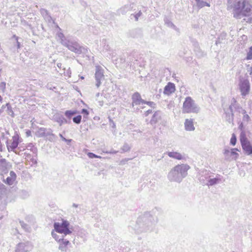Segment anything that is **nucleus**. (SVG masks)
Wrapping results in <instances>:
<instances>
[{
    "label": "nucleus",
    "mask_w": 252,
    "mask_h": 252,
    "mask_svg": "<svg viewBox=\"0 0 252 252\" xmlns=\"http://www.w3.org/2000/svg\"><path fill=\"white\" fill-rule=\"evenodd\" d=\"M21 225L24 229H26V227L27 226V225L26 224H25L24 222H20Z\"/></svg>",
    "instance_id": "nucleus-60"
},
{
    "label": "nucleus",
    "mask_w": 252,
    "mask_h": 252,
    "mask_svg": "<svg viewBox=\"0 0 252 252\" xmlns=\"http://www.w3.org/2000/svg\"><path fill=\"white\" fill-rule=\"evenodd\" d=\"M122 150L121 153L127 152L130 150V147L127 143H125L123 147L121 148Z\"/></svg>",
    "instance_id": "nucleus-33"
},
{
    "label": "nucleus",
    "mask_w": 252,
    "mask_h": 252,
    "mask_svg": "<svg viewBox=\"0 0 252 252\" xmlns=\"http://www.w3.org/2000/svg\"><path fill=\"white\" fill-rule=\"evenodd\" d=\"M235 109L238 112H239V113H241L243 115L247 112L246 111L245 109H243V108L241 107L240 105L238 103L237 104V105H236V106H235Z\"/></svg>",
    "instance_id": "nucleus-31"
},
{
    "label": "nucleus",
    "mask_w": 252,
    "mask_h": 252,
    "mask_svg": "<svg viewBox=\"0 0 252 252\" xmlns=\"http://www.w3.org/2000/svg\"><path fill=\"white\" fill-rule=\"evenodd\" d=\"M165 23L168 26L172 28H175V26L169 20L166 19L164 20Z\"/></svg>",
    "instance_id": "nucleus-44"
},
{
    "label": "nucleus",
    "mask_w": 252,
    "mask_h": 252,
    "mask_svg": "<svg viewBox=\"0 0 252 252\" xmlns=\"http://www.w3.org/2000/svg\"><path fill=\"white\" fill-rule=\"evenodd\" d=\"M27 148L28 149H30L33 153H35L37 151V149L34 146L33 144L32 143H29Z\"/></svg>",
    "instance_id": "nucleus-37"
},
{
    "label": "nucleus",
    "mask_w": 252,
    "mask_h": 252,
    "mask_svg": "<svg viewBox=\"0 0 252 252\" xmlns=\"http://www.w3.org/2000/svg\"><path fill=\"white\" fill-rule=\"evenodd\" d=\"M53 120L58 123L60 126H62L64 124H67L70 123L64 118V117L61 114L59 113H56L53 117Z\"/></svg>",
    "instance_id": "nucleus-15"
},
{
    "label": "nucleus",
    "mask_w": 252,
    "mask_h": 252,
    "mask_svg": "<svg viewBox=\"0 0 252 252\" xmlns=\"http://www.w3.org/2000/svg\"><path fill=\"white\" fill-rule=\"evenodd\" d=\"M6 106H7V114L11 116L12 117H14V113L12 110V109L11 108V107L10 106V105L7 103L6 104Z\"/></svg>",
    "instance_id": "nucleus-35"
},
{
    "label": "nucleus",
    "mask_w": 252,
    "mask_h": 252,
    "mask_svg": "<svg viewBox=\"0 0 252 252\" xmlns=\"http://www.w3.org/2000/svg\"><path fill=\"white\" fill-rule=\"evenodd\" d=\"M81 113L84 115V118H86L89 114V111L86 109H83Z\"/></svg>",
    "instance_id": "nucleus-47"
},
{
    "label": "nucleus",
    "mask_w": 252,
    "mask_h": 252,
    "mask_svg": "<svg viewBox=\"0 0 252 252\" xmlns=\"http://www.w3.org/2000/svg\"><path fill=\"white\" fill-rule=\"evenodd\" d=\"M47 88L48 89L51 90H54V89H56V88L55 87H52L51 86V85H50V84H48L47 85Z\"/></svg>",
    "instance_id": "nucleus-57"
},
{
    "label": "nucleus",
    "mask_w": 252,
    "mask_h": 252,
    "mask_svg": "<svg viewBox=\"0 0 252 252\" xmlns=\"http://www.w3.org/2000/svg\"><path fill=\"white\" fill-rule=\"evenodd\" d=\"M95 79L96 81L95 86L98 88L101 84V81L104 79L103 74V70L101 67L99 66H96Z\"/></svg>",
    "instance_id": "nucleus-11"
},
{
    "label": "nucleus",
    "mask_w": 252,
    "mask_h": 252,
    "mask_svg": "<svg viewBox=\"0 0 252 252\" xmlns=\"http://www.w3.org/2000/svg\"><path fill=\"white\" fill-rule=\"evenodd\" d=\"M230 152L228 148H225L223 150V154L224 155L225 158L226 160H229L230 157Z\"/></svg>",
    "instance_id": "nucleus-32"
},
{
    "label": "nucleus",
    "mask_w": 252,
    "mask_h": 252,
    "mask_svg": "<svg viewBox=\"0 0 252 252\" xmlns=\"http://www.w3.org/2000/svg\"><path fill=\"white\" fill-rule=\"evenodd\" d=\"M26 134L28 136H29L31 134V132L30 130H29V131H27Z\"/></svg>",
    "instance_id": "nucleus-64"
},
{
    "label": "nucleus",
    "mask_w": 252,
    "mask_h": 252,
    "mask_svg": "<svg viewBox=\"0 0 252 252\" xmlns=\"http://www.w3.org/2000/svg\"><path fill=\"white\" fill-rule=\"evenodd\" d=\"M166 154L170 158L177 160H182L185 158L184 155H182V154L177 152H166Z\"/></svg>",
    "instance_id": "nucleus-20"
},
{
    "label": "nucleus",
    "mask_w": 252,
    "mask_h": 252,
    "mask_svg": "<svg viewBox=\"0 0 252 252\" xmlns=\"http://www.w3.org/2000/svg\"><path fill=\"white\" fill-rule=\"evenodd\" d=\"M211 173L206 170H203L199 172L198 180L202 185H207L211 177Z\"/></svg>",
    "instance_id": "nucleus-10"
},
{
    "label": "nucleus",
    "mask_w": 252,
    "mask_h": 252,
    "mask_svg": "<svg viewBox=\"0 0 252 252\" xmlns=\"http://www.w3.org/2000/svg\"><path fill=\"white\" fill-rule=\"evenodd\" d=\"M71 140H72L71 139H66V141H64L66 142L67 145H70V143Z\"/></svg>",
    "instance_id": "nucleus-62"
},
{
    "label": "nucleus",
    "mask_w": 252,
    "mask_h": 252,
    "mask_svg": "<svg viewBox=\"0 0 252 252\" xmlns=\"http://www.w3.org/2000/svg\"><path fill=\"white\" fill-rule=\"evenodd\" d=\"M238 128L240 130V131H243V130H244V125H243V122H241L239 126H238Z\"/></svg>",
    "instance_id": "nucleus-56"
},
{
    "label": "nucleus",
    "mask_w": 252,
    "mask_h": 252,
    "mask_svg": "<svg viewBox=\"0 0 252 252\" xmlns=\"http://www.w3.org/2000/svg\"><path fill=\"white\" fill-rule=\"evenodd\" d=\"M54 227L56 232L62 234L64 237L71 234L73 230V227H70V223L66 220H63L61 223L55 222Z\"/></svg>",
    "instance_id": "nucleus-5"
},
{
    "label": "nucleus",
    "mask_w": 252,
    "mask_h": 252,
    "mask_svg": "<svg viewBox=\"0 0 252 252\" xmlns=\"http://www.w3.org/2000/svg\"><path fill=\"white\" fill-rule=\"evenodd\" d=\"M239 86L241 93V95L243 97L245 96L249 93L250 90V84L248 79L241 80Z\"/></svg>",
    "instance_id": "nucleus-8"
},
{
    "label": "nucleus",
    "mask_w": 252,
    "mask_h": 252,
    "mask_svg": "<svg viewBox=\"0 0 252 252\" xmlns=\"http://www.w3.org/2000/svg\"><path fill=\"white\" fill-rule=\"evenodd\" d=\"M32 249L31 243L29 242L19 243L15 250V252H30Z\"/></svg>",
    "instance_id": "nucleus-13"
},
{
    "label": "nucleus",
    "mask_w": 252,
    "mask_h": 252,
    "mask_svg": "<svg viewBox=\"0 0 252 252\" xmlns=\"http://www.w3.org/2000/svg\"><path fill=\"white\" fill-rule=\"evenodd\" d=\"M77 111L76 110H67L64 112V115L67 118L70 119L71 117L77 114Z\"/></svg>",
    "instance_id": "nucleus-29"
},
{
    "label": "nucleus",
    "mask_w": 252,
    "mask_h": 252,
    "mask_svg": "<svg viewBox=\"0 0 252 252\" xmlns=\"http://www.w3.org/2000/svg\"><path fill=\"white\" fill-rule=\"evenodd\" d=\"M227 8L232 9L233 17L236 19L252 15L250 0H227Z\"/></svg>",
    "instance_id": "nucleus-1"
},
{
    "label": "nucleus",
    "mask_w": 252,
    "mask_h": 252,
    "mask_svg": "<svg viewBox=\"0 0 252 252\" xmlns=\"http://www.w3.org/2000/svg\"><path fill=\"white\" fill-rule=\"evenodd\" d=\"M158 219L150 212H145L137 220L135 230L137 233L150 232L154 230Z\"/></svg>",
    "instance_id": "nucleus-2"
},
{
    "label": "nucleus",
    "mask_w": 252,
    "mask_h": 252,
    "mask_svg": "<svg viewBox=\"0 0 252 252\" xmlns=\"http://www.w3.org/2000/svg\"><path fill=\"white\" fill-rule=\"evenodd\" d=\"M200 106L196 103L195 101L190 96L185 98L183 103L182 112L184 114L194 113L198 114L200 112Z\"/></svg>",
    "instance_id": "nucleus-4"
},
{
    "label": "nucleus",
    "mask_w": 252,
    "mask_h": 252,
    "mask_svg": "<svg viewBox=\"0 0 252 252\" xmlns=\"http://www.w3.org/2000/svg\"><path fill=\"white\" fill-rule=\"evenodd\" d=\"M63 69L64 70V72H63L64 75L65 76H67L68 77H70L71 74L70 68H68L66 70H65V68H64Z\"/></svg>",
    "instance_id": "nucleus-43"
},
{
    "label": "nucleus",
    "mask_w": 252,
    "mask_h": 252,
    "mask_svg": "<svg viewBox=\"0 0 252 252\" xmlns=\"http://www.w3.org/2000/svg\"><path fill=\"white\" fill-rule=\"evenodd\" d=\"M53 131L51 129H46L45 131V137H47L48 136H50L53 137H55V135L52 133Z\"/></svg>",
    "instance_id": "nucleus-39"
},
{
    "label": "nucleus",
    "mask_w": 252,
    "mask_h": 252,
    "mask_svg": "<svg viewBox=\"0 0 252 252\" xmlns=\"http://www.w3.org/2000/svg\"><path fill=\"white\" fill-rule=\"evenodd\" d=\"M16 178V173L14 171H11L9 173V176L7 177L6 180L3 179V181L5 184L10 186L14 184V182L15 181Z\"/></svg>",
    "instance_id": "nucleus-19"
},
{
    "label": "nucleus",
    "mask_w": 252,
    "mask_h": 252,
    "mask_svg": "<svg viewBox=\"0 0 252 252\" xmlns=\"http://www.w3.org/2000/svg\"><path fill=\"white\" fill-rule=\"evenodd\" d=\"M63 46L66 47L69 50L74 52L77 55L86 54L88 53L87 48L81 46L75 40L69 39L66 43H63Z\"/></svg>",
    "instance_id": "nucleus-6"
},
{
    "label": "nucleus",
    "mask_w": 252,
    "mask_h": 252,
    "mask_svg": "<svg viewBox=\"0 0 252 252\" xmlns=\"http://www.w3.org/2000/svg\"><path fill=\"white\" fill-rule=\"evenodd\" d=\"M103 153H106V154H116L118 152V151H116V150H114L113 149H111L110 151H103Z\"/></svg>",
    "instance_id": "nucleus-51"
},
{
    "label": "nucleus",
    "mask_w": 252,
    "mask_h": 252,
    "mask_svg": "<svg viewBox=\"0 0 252 252\" xmlns=\"http://www.w3.org/2000/svg\"><path fill=\"white\" fill-rule=\"evenodd\" d=\"M196 6L199 8H201L205 6L210 7V4L209 3L204 1L202 0H195Z\"/></svg>",
    "instance_id": "nucleus-25"
},
{
    "label": "nucleus",
    "mask_w": 252,
    "mask_h": 252,
    "mask_svg": "<svg viewBox=\"0 0 252 252\" xmlns=\"http://www.w3.org/2000/svg\"><path fill=\"white\" fill-rule=\"evenodd\" d=\"M71 243L67 239L64 238L59 243V250L61 252H70Z\"/></svg>",
    "instance_id": "nucleus-14"
},
{
    "label": "nucleus",
    "mask_w": 252,
    "mask_h": 252,
    "mask_svg": "<svg viewBox=\"0 0 252 252\" xmlns=\"http://www.w3.org/2000/svg\"><path fill=\"white\" fill-rule=\"evenodd\" d=\"M132 3H129L125 5L117 10L119 15H125L127 12L130 11L133 8Z\"/></svg>",
    "instance_id": "nucleus-18"
},
{
    "label": "nucleus",
    "mask_w": 252,
    "mask_h": 252,
    "mask_svg": "<svg viewBox=\"0 0 252 252\" xmlns=\"http://www.w3.org/2000/svg\"><path fill=\"white\" fill-rule=\"evenodd\" d=\"M57 66L59 68H61L62 67V64L61 63H57Z\"/></svg>",
    "instance_id": "nucleus-63"
},
{
    "label": "nucleus",
    "mask_w": 252,
    "mask_h": 252,
    "mask_svg": "<svg viewBox=\"0 0 252 252\" xmlns=\"http://www.w3.org/2000/svg\"><path fill=\"white\" fill-rule=\"evenodd\" d=\"M161 112L160 111H156L153 114L150 121V124L152 125L156 124L161 119Z\"/></svg>",
    "instance_id": "nucleus-23"
},
{
    "label": "nucleus",
    "mask_w": 252,
    "mask_h": 252,
    "mask_svg": "<svg viewBox=\"0 0 252 252\" xmlns=\"http://www.w3.org/2000/svg\"><path fill=\"white\" fill-rule=\"evenodd\" d=\"M6 87V83L5 82H2L0 83V90H1L2 93L5 92Z\"/></svg>",
    "instance_id": "nucleus-45"
},
{
    "label": "nucleus",
    "mask_w": 252,
    "mask_h": 252,
    "mask_svg": "<svg viewBox=\"0 0 252 252\" xmlns=\"http://www.w3.org/2000/svg\"><path fill=\"white\" fill-rule=\"evenodd\" d=\"M246 59L247 60L252 59V46L250 47L249 50L247 53V57Z\"/></svg>",
    "instance_id": "nucleus-40"
},
{
    "label": "nucleus",
    "mask_w": 252,
    "mask_h": 252,
    "mask_svg": "<svg viewBox=\"0 0 252 252\" xmlns=\"http://www.w3.org/2000/svg\"><path fill=\"white\" fill-rule=\"evenodd\" d=\"M104 45L103 46V51H110V47L109 46V45L108 44H106V43L105 42L104 43Z\"/></svg>",
    "instance_id": "nucleus-52"
},
{
    "label": "nucleus",
    "mask_w": 252,
    "mask_h": 252,
    "mask_svg": "<svg viewBox=\"0 0 252 252\" xmlns=\"http://www.w3.org/2000/svg\"><path fill=\"white\" fill-rule=\"evenodd\" d=\"M6 162V160L4 158L0 159V165L3 163H5Z\"/></svg>",
    "instance_id": "nucleus-59"
},
{
    "label": "nucleus",
    "mask_w": 252,
    "mask_h": 252,
    "mask_svg": "<svg viewBox=\"0 0 252 252\" xmlns=\"http://www.w3.org/2000/svg\"><path fill=\"white\" fill-rule=\"evenodd\" d=\"M185 129L187 131H192L195 130V127L193 125V120L192 119H186L185 123Z\"/></svg>",
    "instance_id": "nucleus-17"
},
{
    "label": "nucleus",
    "mask_w": 252,
    "mask_h": 252,
    "mask_svg": "<svg viewBox=\"0 0 252 252\" xmlns=\"http://www.w3.org/2000/svg\"><path fill=\"white\" fill-rule=\"evenodd\" d=\"M144 104H147L151 108H155L156 107V104L153 101H147L145 100V102H144Z\"/></svg>",
    "instance_id": "nucleus-41"
},
{
    "label": "nucleus",
    "mask_w": 252,
    "mask_h": 252,
    "mask_svg": "<svg viewBox=\"0 0 252 252\" xmlns=\"http://www.w3.org/2000/svg\"><path fill=\"white\" fill-rule=\"evenodd\" d=\"M243 122L248 123L250 121V116L247 114V112L245 114H243Z\"/></svg>",
    "instance_id": "nucleus-42"
},
{
    "label": "nucleus",
    "mask_w": 252,
    "mask_h": 252,
    "mask_svg": "<svg viewBox=\"0 0 252 252\" xmlns=\"http://www.w3.org/2000/svg\"><path fill=\"white\" fill-rule=\"evenodd\" d=\"M59 136L61 138V139H62L63 141H66V139L65 137H64L62 134L60 133Z\"/></svg>",
    "instance_id": "nucleus-61"
},
{
    "label": "nucleus",
    "mask_w": 252,
    "mask_h": 252,
    "mask_svg": "<svg viewBox=\"0 0 252 252\" xmlns=\"http://www.w3.org/2000/svg\"><path fill=\"white\" fill-rule=\"evenodd\" d=\"M236 151H238V150L237 148H233L231 150L230 152V157L234 156V158H233L235 160L239 156V154L235 152Z\"/></svg>",
    "instance_id": "nucleus-34"
},
{
    "label": "nucleus",
    "mask_w": 252,
    "mask_h": 252,
    "mask_svg": "<svg viewBox=\"0 0 252 252\" xmlns=\"http://www.w3.org/2000/svg\"><path fill=\"white\" fill-rule=\"evenodd\" d=\"M5 186L0 182V195L5 191Z\"/></svg>",
    "instance_id": "nucleus-46"
},
{
    "label": "nucleus",
    "mask_w": 252,
    "mask_h": 252,
    "mask_svg": "<svg viewBox=\"0 0 252 252\" xmlns=\"http://www.w3.org/2000/svg\"><path fill=\"white\" fill-rule=\"evenodd\" d=\"M14 37L15 38V39H16V40L17 41V48H20V42H18V37L16 36L15 35H14Z\"/></svg>",
    "instance_id": "nucleus-58"
},
{
    "label": "nucleus",
    "mask_w": 252,
    "mask_h": 252,
    "mask_svg": "<svg viewBox=\"0 0 252 252\" xmlns=\"http://www.w3.org/2000/svg\"><path fill=\"white\" fill-rule=\"evenodd\" d=\"M87 155L91 158H97V155L91 152L88 153Z\"/></svg>",
    "instance_id": "nucleus-50"
},
{
    "label": "nucleus",
    "mask_w": 252,
    "mask_h": 252,
    "mask_svg": "<svg viewBox=\"0 0 252 252\" xmlns=\"http://www.w3.org/2000/svg\"><path fill=\"white\" fill-rule=\"evenodd\" d=\"M247 17L248 18L244 19V20L246 21L247 23H251L252 22V17H250V16Z\"/></svg>",
    "instance_id": "nucleus-53"
},
{
    "label": "nucleus",
    "mask_w": 252,
    "mask_h": 252,
    "mask_svg": "<svg viewBox=\"0 0 252 252\" xmlns=\"http://www.w3.org/2000/svg\"><path fill=\"white\" fill-rule=\"evenodd\" d=\"M142 15L141 10H139L137 13H132L130 14L129 17L131 19L134 18L135 21H137L139 18Z\"/></svg>",
    "instance_id": "nucleus-28"
},
{
    "label": "nucleus",
    "mask_w": 252,
    "mask_h": 252,
    "mask_svg": "<svg viewBox=\"0 0 252 252\" xmlns=\"http://www.w3.org/2000/svg\"><path fill=\"white\" fill-rule=\"evenodd\" d=\"M220 181L221 179L220 178V175H217L215 178H212V176H211L206 186L208 187L212 186L219 184Z\"/></svg>",
    "instance_id": "nucleus-24"
},
{
    "label": "nucleus",
    "mask_w": 252,
    "mask_h": 252,
    "mask_svg": "<svg viewBox=\"0 0 252 252\" xmlns=\"http://www.w3.org/2000/svg\"><path fill=\"white\" fill-rule=\"evenodd\" d=\"M237 142V138L235 134L234 133H233L231 136V138L230 139V144L235 146L236 145Z\"/></svg>",
    "instance_id": "nucleus-38"
},
{
    "label": "nucleus",
    "mask_w": 252,
    "mask_h": 252,
    "mask_svg": "<svg viewBox=\"0 0 252 252\" xmlns=\"http://www.w3.org/2000/svg\"><path fill=\"white\" fill-rule=\"evenodd\" d=\"M236 100L234 98H233L231 100V104L229 106V109L230 111V113H228L224 109V111L226 115V120L229 122V123H232L234 119V113L233 112L232 108H235V106L237 105Z\"/></svg>",
    "instance_id": "nucleus-12"
},
{
    "label": "nucleus",
    "mask_w": 252,
    "mask_h": 252,
    "mask_svg": "<svg viewBox=\"0 0 252 252\" xmlns=\"http://www.w3.org/2000/svg\"><path fill=\"white\" fill-rule=\"evenodd\" d=\"M240 140L241 144L246 141H249L246 136V133L245 130L241 131L240 135Z\"/></svg>",
    "instance_id": "nucleus-27"
},
{
    "label": "nucleus",
    "mask_w": 252,
    "mask_h": 252,
    "mask_svg": "<svg viewBox=\"0 0 252 252\" xmlns=\"http://www.w3.org/2000/svg\"><path fill=\"white\" fill-rule=\"evenodd\" d=\"M145 100L141 98L140 94L136 92L134 93L132 95V107L135 111L139 110L140 108L143 109L144 106L142 105L144 104Z\"/></svg>",
    "instance_id": "nucleus-7"
},
{
    "label": "nucleus",
    "mask_w": 252,
    "mask_h": 252,
    "mask_svg": "<svg viewBox=\"0 0 252 252\" xmlns=\"http://www.w3.org/2000/svg\"><path fill=\"white\" fill-rule=\"evenodd\" d=\"M190 166L187 164H181L172 168L167 174V179L171 182L180 183L188 175Z\"/></svg>",
    "instance_id": "nucleus-3"
},
{
    "label": "nucleus",
    "mask_w": 252,
    "mask_h": 252,
    "mask_svg": "<svg viewBox=\"0 0 252 252\" xmlns=\"http://www.w3.org/2000/svg\"><path fill=\"white\" fill-rule=\"evenodd\" d=\"M41 13H42V14H44V13H45V14H46V16H47V19H48V20L49 21H50V20H52V18H51V16H50L49 15H48V13H47V11L46 10H45V9H42V10H41Z\"/></svg>",
    "instance_id": "nucleus-49"
},
{
    "label": "nucleus",
    "mask_w": 252,
    "mask_h": 252,
    "mask_svg": "<svg viewBox=\"0 0 252 252\" xmlns=\"http://www.w3.org/2000/svg\"><path fill=\"white\" fill-rule=\"evenodd\" d=\"M130 159L129 158H125L121 160L120 164L124 165L125 164L127 161H128Z\"/></svg>",
    "instance_id": "nucleus-54"
},
{
    "label": "nucleus",
    "mask_w": 252,
    "mask_h": 252,
    "mask_svg": "<svg viewBox=\"0 0 252 252\" xmlns=\"http://www.w3.org/2000/svg\"><path fill=\"white\" fill-rule=\"evenodd\" d=\"M52 236L55 239V240L59 243L64 238V236L62 235V236H60L58 235L56 232H54V231H52L51 233Z\"/></svg>",
    "instance_id": "nucleus-26"
},
{
    "label": "nucleus",
    "mask_w": 252,
    "mask_h": 252,
    "mask_svg": "<svg viewBox=\"0 0 252 252\" xmlns=\"http://www.w3.org/2000/svg\"><path fill=\"white\" fill-rule=\"evenodd\" d=\"M46 131V128L41 127L38 129L37 131V134L38 137H45V133Z\"/></svg>",
    "instance_id": "nucleus-30"
},
{
    "label": "nucleus",
    "mask_w": 252,
    "mask_h": 252,
    "mask_svg": "<svg viewBox=\"0 0 252 252\" xmlns=\"http://www.w3.org/2000/svg\"><path fill=\"white\" fill-rule=\"evenodd\" d=\"M196 54L199 58L202 57L205 55V54L203 52L199 50L196 51Z\"/></svg>",
    "instance_id": "nucleus-48"
},
{
    "label": "nucleus",
    "mask_w": 252,
    "mask_h": 252,
    "mask_svg": "<svg viewBox=\"0 0 252 252\" xmlns=\"http://www.w3.org/2000/svg\"><path fill=\"white\" fill-rule=\"evenodd\" d=\"M175 91V85L171 82L168 83L167 85L165 86L164 89L163 93L165 94L169 95L174 93Z\"/></svg>",
    "instance_id": "nucleus-22"
},
{
    "label": "nucleus",
    "mask_w": 252,
    "mask_h": 252,
    "mask_svg": "<svg viewBox=\"0 0 252 252\" xmlns=\"http://www.w3.org/2000/svg\"><path fill=\"white\" fill-rule=\"evenodd\" d=\"M245 154L249 156L252 155V144L250 141L241 144Z\"/></svg>",
    "instance_id": "nucleus-16"
},
{
    "label": "nucleus",
    "mask_w": 252,
    "mask_h": 252,
    "mask_svg": "<svg viewBox=\"0 0 252 252\" xmlns=\"http://www.w3.org/2000/svg\"><path fill=\"white\" fill-rule=\"evenodd\" d=\"M152 113V110L151 109H149L145 112L144 115L145 117H147L150 114H151Z\"/></svg>",
    "instance_id": "nucleus-55"
},
{
    "label": "nucleus",
    "mask_w": 252,
    "mask_h": 252,
    "mask_svg": "<svg viewBox=\"0 0 252 252\" xmlns=\"http://www.w3.org/2000/svg\"><path fill=\"white\" fill-rule=\"evenodd\" d=\"M56 28L58 29V31L57 33V36L60 40L61 43L63 46V43H66L69 39H67L63 33L62 32V29L59 27L58 25H56Z\"/></svg>",
    "instance_id": "nucleus-21"
},
{
    "label": "nucleus",
    "mask_w": 252,
    "mask_h": 252,
    "mask_svg": "<svg viewBox=\"0 0 252 252\" xmlns=\"http://www.w3.org/2000/svg\"><path fill=\"white\" fill-rule=\"evenodd\" d=\"M12 140L11 142L8 141L6 142V146L9 152H14L15 149L18 147L19 143L20 142V136L18 134L16 133L12 137Z\"/></svg>",
    "instance_id": "nucleus-9"
},
{
    "label": "nucleus",
    "mask_w": 252,
    "mask_h": 252,
    "mask_svg": "<svg viewBox=\"0 0 252 252\" xmlns=\"http://www.w3.org/2000/svg\"><path fill=\"white\" fill-rule=\"evenodd\" d=\"M81 119L82 116L81 115H78L73 118V122L76 124H79L81 122Z\"/></svg>",
    "instance_id": "nucleus-36"
}]
</instances>
